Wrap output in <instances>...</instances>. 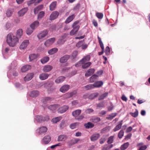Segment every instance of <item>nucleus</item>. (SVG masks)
I'll use <instances>...</instances> for the list:
<instances>
[{"mask_svg":"<svg viewBox=\"0 0 150 150\" xmlns=\"http://www.w3.org/2000/svg\"><path fill=\"white\" fill-rule=\"evenodd\" d=\"M106 140V139L105 137L102 138L100 141V144H103L105 141Z\"/></svg>","mask_w":150,"mask_h":150,"instance_id":"nucleus-63","label":"nucleus"},{"mask_svg":"<svg viewBox=\"0 0 150 150\" xmlns=\"http://www.w3.org/2000/svg\"><path fill=\"white\" fill-rule=\"evenodd\" d=\"M6 41L7 43L10 46L14 47L18 41V39L15 35L13 33H9L6 37Z\"/></svg>","mask_w":150,"mask_h":150,"instance_id":"nucleus-1","label":"nucleus"},{"mask_svg":"<svg viewBox=\"0 0 150 150\" xmlns=\"http://www.w3.org/2000/svg\"><path fill=\"white\" fill-rule=\"evenodd\" d=\"M28 10V7L24 8L18 12V15L19 17L23 16Z\"/></svg>","mask_w":150,"mask_h":150,"instance_id":"nucleus-9","label":"nucleus"},{"mask_svg":"<svg viewBox=\"0 0 150 150\" xmlns=\"http://www.w3.org/2000/svg\"><path fill=\"white\" fill-rule=\"evenodd\" d=\"M31 67L30 65H27L23 66L21 69V71L24 72L30 69Z\"/></svg>","mask_w":150,"mask_h":150,"instance_id":"nucleus-27","label":"nucleus"},{"mask_svg":"<svg viewBox=\"0 0 150 150\" xmlns=\"http://www.w3.org/2000/svg\"><path fill=\"white\" fill-rule=\"evenodd\" d=\"M143 143H140L138 144L137 146H140V147L139 149L138 150H145L147 146L146 145H144L143 146Z\"/></svg>","mask_w":150,"mask_h":150,"instance_id":"nucleus-42","label":"nucleus"},{"mask_svg":"<svg viewBox=\"0 0 150 150\" xmlns=\"http://www.w3.org/2000/svg\"><path fill=\"white\" fill-rule=\"evenodd\" d=\"M124 132L123 130H121L118 134V137L119 139H121L124 135Z\"/></svg>","mask_w":150,"mask_h":150,"instance_id":"nucleus-55","label":"nucleus"},{"mask_svg":"<svg viewBox=\"0 0 150 150\" xmlns=\"http://www.w3.org/2000/svg\"><path fill=\"white\" fill-rule=\"evenodd\" d=\"M103 82L101 81H96L94 83V87H101L103 84Z\"/></svg>","mask_w":150,"mask_h":150,"instance_id":"nucleus-32","label":"nucleus"},{"mask_svg":"<svg viewBox=\"0 0 150 150\" xmlns=\"http://www.w3.org/2000/svg\"><path fill=\"white\" fill-rule=\"evenodd\" d=\"M49 60V57H45L41 60V62L43 64H45Z\"/></svg>","mask_w":150,"mask_h":150,"instance_id":"nucleus-43","label":"nucleus"},{"mask_svg":"<svg viewBox=\"0 0 150 150\" xmlns=\"http://www.w3.org/2000/svg\"><path fill=\"white\" fill-rule=\"evenodd\" d=\"M75 15L73 14L71 16H69L66 19L65 21V23L68 24L72 21L75 18Z\"/></svg>","mask_w":150,"mask_h":150,"instance_id":"nucleus-22","label":"nucleus"},{"mask_svg":"<svg viewBox=\"0 0 150 150\" xmlns=\"http://www.w3.org/2000/svg\"><path fill=\"white\" fill-rule=\"evenodd\" d=\"M110 129V127L109 126L106 127L105 128H103L102 130V132H107L109 131Z\"/></svg>","mask_w":150,"mask_h":150,"instance_id":"nucleus-59","label":"nucleus"},{"mask_svg":"<svg viewBox=\"0 0 150 150\" xmlns=\"http://www.w3.org/2000/svg\"><path fill=\"white\" fill-rule=\"evenodd\" d=\"M108 94V92H105L104 93H103L101 95H100L99 98V100H102L103 99H104L106 97Z\"/></svg>","mask_w":150,"mask_h":150,"instance_id":"nucleus-48","label":"nucleus"},{"mask_svg":"<svg viewBox=\"0 0 150 150\" xmlns=\"http://www.w3.org/2000/svg\"><path fill=\"white\" fill-rule=\"evenodd\" d=\"M47 130V128L45 127L42 126L37 129V131L38 132L42 134L46 132Z\"/></svg>","mask_w":150,"mask_h":150,"instance_id":"nucleus-13","label":"nucleus"},{"mask_svg":"<svg viewBox=\"0 0 150 150\" xmlns=\"http://www.w3.org/2000/svg\"><path fill=\"white\" fill-rule=\"evenodd\" d=\"M113 146V145L106 144L102 146V150H110Z\"/></svg>","mask_w":150,"mask_h":150,"instance_id":"nucleus-17","label":"nucleus"},{"mask_svg":"<svg viewBox=\"0 0 150 150\" xmlns=\"http://www.w3.org/2000/svg\"><path fill=\"white\" fill-rule=\"evenodd\" d=\"M67 138V136L65 134L60 135H59L57 138V141L58 142L65 141Z\"/></svg>","mask_w":150,"mask_h":150,"instance_id":"nucleus-12","label":"nucleus"},{"mask_svg":"<svg viewBox=\"0 0 150 150\" xmlns=\"http://www.w3.org/2000/svg\"><path fill=\"white\" fill-rule=\"evenodd\" d=\"M94 69H88L86 73L85 76L86 77H88L91 75H93Z\"/></svg>","mask_w":150,"mask_h":150,"instance_id":"nucleus-21","label":"nucleus"},{"mask_svg":"<svg viewBox=\"0 0 150 150\" xmlns=\"http://www.w3.org/2000/svg\"><path fill=\"white\" fill-rule=\"evenodd\" d=\"M69 108L67 105H64L59 108L58 110V113H62L65 112Z\"/></svg>","mask_w":150,"mask_h":150,"instance_id":"nucleus-8","label":"nucleus"},{"mask_svg":"<svg viewBox=\"0 0 150 150\" xmlns=\"http://www.w3.org/2000/svg\"><path fill=\"white\" fill-rule=\"evenodd\" d=\"M78 54V52L76 51H73L71 54V58L72 59H74L76 58Z\"/></svg>","mask_w":150,"mask_h":150,"instance_id":"nucleus-47","label":"nucleus"},{"mask_svg":"<svg viewBox=\"0 0 150 150\" xmlns=\"http://www.w3.org/2000/svg\"><path fill=\"white\" fill-rule=\"evenodd\" d=\"M79 26L77 25L71 31L70 33V34L71 35H73L76 34L79 30Z\"/></svg>","mask_w":150,"mask_h":150,"instance_id":"nucleus-14","label":"nucleus"},{"mask_svg":"<svg viewBox=\"0 0 150 150\" xmlns=\"http://www.w3.org/2000/svg\"><path fill=\"white\" fill-rule=\"evenodd\" d=\"M90 56L89 55H87L81 60L80 62H81L82 63H85L88 62H87L90 60Z\"/></svg>","mask_w":150,"mask_h":150,"instance_id":"nucleus-30","label":"nucleus"},{"mask_svg":"<svg viewBox=\"0 0 150 150\" xmlns=\"http://www.w3.org/2000/svg\"><path fill=\"white\" fill-rule=\"evenodd\" d=\"M33 29L31 27L28 28L26 30L27 34L28 35H30L32 33Z\"/></svg>","mask_w":150,"mask_h":150,"instance_id":"nucleus-52","label":"nucleus"},{"mask_svg":"<svg viewBox=\"0 0 150 150\" xmlns=\"http://www.w3.org/2000/svg\"><path fill=\"white\" fill-rule=\"evenodd\" d=\"M53 69V67L50 65H46L44 67L43 71L44 72H47L50 71Z\"/></svg>","mask_w":150,"mask_h":150,"instance_id":"nucleus-15","label":"nucleus"},{"mask_svg":"<svg viewBox=\"0 0 150 150\" xmlns=\"http://www.w3.org/2000/svg\"><path fill=\"white\" fill-rule=\"evenodd\" d=\"M39 92L37 91H33L30 93V96L32 97H35L38 96Z\"/></svg>","mask_w":150,"mask_h":150,"instance_id":"nucleus-31","label":"nucleus"},{"mask_svg":"<svg viewBox=\"0 0 150 150\" xmlns=\"http://www.w3.org/2000/svg\"><path fill=\"white\" fill-rule=\"evenodd\" d=\"M98 40L99 41V42L100 45V47L102 49H103V44L101 41V38H99L98 36Z\"/></svg>","mask_w":150,"mask_h":150,"instance_id":"nucleus-57","label":"nucleus"},{"mask_svg":"<svg viewBox=\"0 0 150 150\" xmlns=\"http://www.w3.org/2000/svg\"><path fill=\"white\" fill-rule=\"evenodd\" d=\"M70 86L68 85H65L62 86L60 89V92L64 93L67 91L69 88Z\"/></svg>","mask_w":150,"mask_h":150,"instance_id":"nucleus-10","label":"nucleus"},{"mask_svg":"<svg viewBox=\"0 0 150 150\" xmlns=\"http://www.w3.org/2000/svg\"><path fill=\"white\" fill-rule=\"evenodd\" d=\"M57 2L56 1L52 2L50 5L49 9L51 11L54 10L56 7Z\"/></svg>","mask_w":150,"mask_h":150,"instance_id":"nucleus-16","label":"nucleus"},{"mask_svg":"<svg viewBox=\"0 0 150 150\" xmlns=\"http://www.w3.org/2000/svg\"><path fill=\"white\" fill-rule=\"evenodd\" d=\"M83 44V41H80L76 44V46L78 47H79L81 46L82 47Z\"/></svg>","mask_w":150,"mask_h":150,"instance_id":"nucleus-56","label":"nucleus"},{"mask_svg":"<svg viewBox=\"0 0 150 150\" xmlns=\"http://www.w3.org/2000/svg\"><path fill=\"white\" fill-rule=\"evenodd\" d=\"M36 120L38 122H41L45 121H48L49 118L48 116L43 117L41 116H37L35 117Z\"/></svg>","mask_w":150,"mask_h":150,"instance_id":"nucleus-2","label":"nucleus"},{"mask_svg":"<svg viewBox=\"0 0 150 150\" xmlns=\"http://www.w3.org/2000/svg\"><path fill=\"white\" fill-rule=\"evenodd\" d=\"M51 140V137L49 135H47L44 137L43 139V141L44 143L46 144H47Z\"/></svg>","mask_w":150,"mask_h":150,"instance_id":"nucleus-24","label":"nucleus"},{"mask_svg":"<svg viewBox=\"0 0 150 150\" xmlns=\"http://www.w3.org/2000/svg\"><path fill=\"white\" fill-rule=\"evenodd\" d=\"M84 118V116L82 115H80L79 116L76 118V119L79 121L82 120Z\"/></svg>","mask_w":150,"mask_h":150,"instance_id":"nucleus-60","label":"nucleus"},{"mask_svg":"<svg viewBox=\"0 0 150 150\" xmlns=\"http://www.w3.org/2000/svg\"><path fill=\"white\" fill-rule=\"evenodd\" d=\"M39 25V22L38 21H36L31 25L30 27L33 29H34L35 28L37 27Z\"/></svg>","mask_w":150,"mask_h":150,"instance_id":"nucleus-41","label":"nucleus"},{"mask_svg":"<svg viewBox=\"0 0 150 150\" xmlns=\"http://www.w3.org/2000/svg\"><path fill=\"white\" fill-rule=\"evenodd\" d=\"M123 120H122L119 122V124L117 125L113 129V130L114 132H116L119 130L121 127L122 124Z\"/></svg>","mask_w":150,"mask_h":150,"instance_id":"nucleus-26","label":"nucleus"},{"mask_svg":"<svg viewBox=\"0 0 150 150\" xmlns=\"http://www.w3.org/2000/svg\"><path fill=\"white\" fill-rule=\"evenodd\" d=\"M75 94L74 92L68 93L65 94L63 96L64 99H67L72 96Z\"/></svg>","mask_w":150,"mask_h":150,"instance_id":"nucleus-23","label":"nucleus"},{"mask_svg":"<svg viewBox=\"0 0 150 150\" xmlns=\"http://www.w3.org/2000/svg\"><path fill=\"white\" fill-rule=\"evenodd\" d=\"M59 13V12L57 11H53L50 16V20H52L56 19L58 17Z\"/></svg>","mask_w":150,"mask_h":150,"instance_id":"nucleus-5","label":"nucleus"},{"mask_svg":"<svg viewBox=\"0 0 150 150\" xmlns=\"http://www.w3.org/2000/svg\"><path fill=\"white\" fill-rule=\"evenodd\" d=\"M80 141V140L79 139L74 138L70 140L68 142V144L69 146H71L77 143Z\"/></svg>","mask_w":150,"mask_h":150,"instance_id":"nucleus-11","label":"nucleus"},{"mask_svg":"<svg viewBox=\"0 0 150 150\" xmlns=\"http://www.w3.org/2000/svg\"><path fill=\"white\" fill-rule=\"evenodd\" d=\"M49 75L47 73H43L39 75V78L41 80H45L48 77Z\"/></svg>","mask_w":150,"mask_h":150,"instance_id":"nucleus-20","label":"nucleus"},{"mask_svg":"<svg viewBox=\"0 0 150 150\" xmlns=\"http://www.w3.org/2000/svg\"><path fill=\"white\" fill-rule=\"evenodd\" d=\"M23 34V30L22 29L19 28L16 31V36L17 38H20Z\"/></svg>","mask_w":150,"mask_h":150,"instance_id":"nucleus-25","label":"nucleus"},{"mask_svg":"<svg viewBox=\"0 0 150 150\" xmlns=\"http://www.w3.org/2000/svg\"><path fill=\"white\" fill-rule=\"evenodd\" d=\"M96 15L99 19H102L103 16L102 13L99 12H96Z\"/></svg>","mask_w":150,"mask_h":150,"instance_id":"nucleus-49","label":"nucleus"},{"mask_svg":"<svg viewBox=\"0 0 150 150\" xmlns=\"http://www.w3.org/2000/svg\"><path fill=\"white\" fill-rule=\"evenodd\" d=\"M70 58V56L69 55H64L60 58L59 59V62L61 63H64L67 62Z\"/></svg>","mask_w":150,"mask_h":150,"instance_id":"nucleus-7","label":"nucleus"},{"mask_svg":"<svg viewBox=\"0 0 150 150\" xmlns=\"http://www.w3.org/2000/svg\"><path fill=\"white\" fill-rule=\"evenodd\" d=\"M37 57L36 54H30L29 55V61L31 62L35 59Z\"/></svg>","mask_w":150,"mask_h":150,"instance_id":"nucleus-40","label":"nucleus"},{"mask_svg":"<svg viewBox=\"0 0 150 150\" xmlns=\"http://www.w3.org/2000/svg\"><path fill=\"white\" fill-rule=\"evenodd\" d=\"M55 38H53L47 40L45 42L44 45L46 47H49L52 45L55 41Z\"/></svg>","mask_w":150,"mask_h":150,"instance_id":"nucleus-4","label":"nucleus"},{"mask_svg":"<svg viewBox=\"0 0 150 150\" xmlns=\"http://www.w3.org/2000/svg\"><path fill=\"white\" fill-rule=\"evenodd\" d=\"M84 87L87 90L91 89L94 88V84L88 85L85 86Z\"/></svg>","mask_w":150,"mask_h":150,"instance_id":"nucleus-46","label":"nucleus"},{"mask_svg":"<svg viewBox=\"0 0 150 150\" xmlns=\"http://www.w3.org/2000/svg\"><path fill=\"white\" fill-rule=\"evenodd\" d=\"M129 143L128 142H126L122 145L120 147V149L121 150H125L126 149L128 146Z\"/></svg>","mask_w":150,"mask_h":150,"instance_id":"nucleus-36","label":"nucleus"},{"mask_svg":"<svg viewBox=\"0 0 150 150\" xmlns=\"http://www.w3.org/2000/svg\"><path fill=\"white\" fill-rule=\"evenodd\" d=\"M81 110L78 109L73 111L72 112V115L73 117H75L78 116L81 113Z\"/></svg>","mask_w":150,"mask_h":150,"instance_id":"nucleus-18","label":"nucleus"},{"mask_svg":"<svg viewBox=\"0 0 150 150\" xmlns=\"http://www.w3.org/2000/svg\"><path fill=\"white\" fill-rule=\"evenodd\" d=\"M57 104L52 105L49 106L48 108L53 111H54L59 107Z\"/></svg>","mask_w":150,"mask_h":150,"instance_id":"nucleus-29","label":"nucleus"},{"mask_svg":"<svg viewBox=\"0 0 150 150\" xmlns=\"http://www.w3.org/2000/svg\"><path fill=\"white\" fill-rule=\"evenodd\" d=\"M82 65L81 67L83 69H84L88 68L90 66L91 64V62H88L85 63H82Z\"/></svg>","mask_w":150,"mask_h":150,"instance_id":"nucleus-38","label":"nucleus"},{"mask_svg":"<svg viewBox=\"0 0 150 150\" xmlns=\"http://www.w3.org/2000/svg\"><path fill=\"white\" fill-rule=\"evenodd\" d=\"M48 31L47 30H45L41 31L37 35L38 38L39 39H42L48 34Z\"/></svg>","mask_w":150,"mask_h":150,"instance_id":"nucleus-3","label":"nucleus"},{"mask_svg":"<svg viewBox=\"0 0 150 150\" xmlns=\"http://www.w3.org/2000/svg\"><path fill=\"white\" fill-rule=\"evenodd\" d=\"M13 11L12 10H8L6 13V16L8 17H10L12 15Z\"/></svg>","mask_w":150,"mask_h":150,"instance_id":"nucleus-53","label":"nucleus"},{"mask_svg":"<svg viewBox=\"0 0 150 150\" xmlns=\"http://www.w3.org/2000/svg\"><path fill=\"white\" fill-rule=\"evenodd\" d=\"M110 49L109 47L107 46L105 48V53L107 55H109L110 53Z\"/></svg>","mask_w":150,"mask_h":150,"instance_id":"nucleus-58","label":"nucleus"},{"mask_svg":"<svg viewBox=\"0 0 150 150\" xmlns=\"http://www.w3.org/2000/svg\"><path fill=\"white\" fill-rule=\"evenodd\" d=\"M117 115L116 113H112L109 115L108 117H107V119L108 120H111L116 116Z\"/></svg>","mask_w":150,"mask_h":150,"instance_id":"nucleus-44","label":"nucleus"},{"mask_svg":"<svg viewBox=\"0 0 150 150\" xmlns=\"http://www.w3.org/2000/svg\"><path fill=\"white\" fill-rule=\"evenodd\" d=\"M50 100V98L49 97H45L42 99V101L43 103L45 104L46 102H49Z\"/></svg>","mask_w":150,"mask_h":150,"instance_id":"nucleus-51","label":"nucleus"},{"mask_svg":"<svg viewBox=\"0 0 150 150\" xmlns=\"http://www.w3.org/2000/svg\"><path fill=\"white\" fill-rule=\"evenodd\" d=\"M45 12L44 11L40 12L38 14V20L40 19L44 16Z\"/></svg>","mask_w":150,"mask_h":150,"instance_id":"nucleus-45","label":"nucleus"},{"mask_svg":"<svg viewBox=\"0 0 150 150\" xmlns=\"http://www.w3.org/2000/svg\"><path fill=\"white\" fill-rule=\"evenodd\" d=\"M138 112L137 109H136L135 112H130V114L133 117H135L138 115Z\"/></svg>","mask_w":150,"mask_h":150,"instance_id":"nucleus-54","label":"nucleus"},{"mask_svg":"<svg viewBox=\"0 0 150 150\" xmlns=\"http://www.w3.org/2000/svg\"><path fill=\"white\" fill-rule=\"evenodd\" d=\"M103 71L102 70H100L97 71L94 74V79L100 76L103 73Z\"/></svg>","mask_w":150,"mask_h":150,"instance_id":"nucleus-37","label":"nucleus"},{"mask_svg":"<svg viewBox=\"0 0 150 150\" xmlns=\"http://www.w3.org/2000/svg\"><path fill=\"white\" fill-rule=\"evenodd\" d=\"M65 77L63 76L58 77L55 81V82L57 83H59L63 82L65 79Z\"/></svg>","mask_w":150,"mask_h":150,"instance_id":"nucleus-34","label":"nucleus"},{"mask_svg":"<svg viewBox=\"0 0 150 150\" xmlns=\"http://www.w3.org/2000/svg\"><path fill=\"white\" fill-rule=\"evenodd\" d=\"M29 44V41L28 40H25L23 41L20 46V48L21 50H24L26 48Z\"/></svg>","mask_w":150,"mask_h":150,"instance_id":"nucleus-6","label":"nucleus"},{"mask_svg":"<svg viewBox=\"0 0 150 150\" xmlns=\"http://www.w3.org/2000/svg\"><path fill=\"white\" fill-rule=\"evenodd\" d=\"M35 0H30L29 1H28L27 3L28 5V6H30L31 4H32L33 3L35 2Z\"/></svg>","mask_w":150,"mask_h":150,"instance_id":"nucleus-64","label":"nucleus"},{"mask_svg":"<svg viewBox=\"0 0 150 150\" xmlns=\"http://www.w3.org/2000/svg\"><path fill=\"white\" fill-rule=\"evenodd\" d=\"M76 123H74L71 124L70 125V127L72 129H75L76 127Z\"/></svg>","mask_w":150,"mask_h":150,"instance_id":"nucleus-62","label":"nucleus"},{"mask_svg":"<svg viewBox=\"0 0 150 150\" xmlns=\"http://www.w3.org/2000/svg\"><path fill=\"white\" fill-rule=\"evenodd\" d=\"M43 7V5H40L37 6V7L35 8L34 9V13L35 14H36V13H38V12L42 9Z\"/></svg>","mask_w":150,"mask_h":150,"instance_id":"nucleus-28","label":"nucleus"},{"mask_svg":"<svg viewBox=\"0 0 150 150\" xmlns=\"http://www.w3.org/2000/svg\"><path fill=\"white\" fill-rule=\"evenodd\" d=\"M62 119V117L61 116L58 117L53 118L52 121L54 123H55L59 122Z\"/></svg>","mask_w":150,"mask_h":150,"instance_id":"nucleus-39","label":"nucleus"},{"mask_svg":"<svg viewBox=\"0 0 150 150\" xmlns=\"http://www.w3.org/2000/svg\"><path fill=\"white\" fill-rule=\"evenodd\" d=\"M33 76V73L28 74L24 77V79L25 81H28L30 80Z\"/></svg>","mask_w":150,"mask_h":150,"instance_id":"nucleus-19","label":"nucleus"},{"mask_svg":"<svg viewBox=\"0 0 150 150\" xmlns=\"http://www.w3.org/2000/svg\"><path fill=\"white\" fill-rule=\"evenodd\" d=\"M114 137L113 136H110L109 138L107 141V142L108 144H111L112 143L113 141V138Z\"/></svg>","mask_w":150,"mask_h":150,"instance_id":"nucleus-50","label":"nucleus"},{"mask_svg":"<svg viewBox=\"0 0 150 150\" xmlns=\"http://www.w3.org/2000/svg\"><path fill=\"white\" fill-rule=\"evenodd\" d=\"M84 126L86 129L91 128L93 127L94 125L90 122H88L87 123H85L84 124Z\"/></svg>","mask_w":150,"mask_h":150,"instance_id":"nucleus-35","label":"nucleus"},{"mask_svg":"<svg viewBox=\"0 0 150 150\" xmlns=\"http://www.w3.org/2000/svg\"><path fill=\"white\" fill-rule=\"evenodd\" d=\"M58 50V49L56 48H52L48 51V53L49 54L52 55L56 53Z\"/></svg>","mask_w":150,"mask_h":150,"instance_id":"nucleus-33","label":"nucleus"},{"mask_svg":"<svg viewBox=\"0 0 150 150\" xmlns=\"http://www.w3.org/2000/svg\"><path fill=\"white\" fill-rule=\"evenodd\" d=\"M93 110L91 109H88L85 111V112L86 114H89L93 112Z\"/></svg>","mask_w":150,"mask_h":150,"instance_id":"nucleus-61","label":"nucleus"}]
</instances>
